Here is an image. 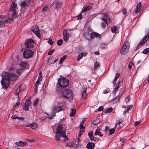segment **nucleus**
<instances>
[{
  "instance_id": "obj_1",
  "label": "nucleus",
  "mask_w": 149,
  "mask_h": 149,
  "mask_svg": "<svg viewBox=\"0 0 149 149\" xmlns=\"http://www.w3.org/2000/svg\"><path fill=\"white\" fill-rule=\"evenodd\" d=\"M65 129L63 127L62 125H58L56 128V138L57 140H59L62 137L63 140L66 141L68 140L67 136L65 134Z\"/></svg>"
},
{
  "instance_id": "obj_2",
  "label": "nucleus",
  "mask_w": 149,
  "mask_h": 149,
  "mask_svg": "<svg viewBox=\"0 0 149 149\" xmlns=\"http://www.w3.org/2000/svg\"><path fill=\"white\" fill-rule=\"evenodd\" d=\"M58 81L59 86H57V90L58 91H61V88L67 87L69 83V80L64 78L59 79Z\"/></svg>"
},
{
  "instance_id": "obj_3",
  "label": "nucleus",
  "mask_w": 149,
  "mask_h": 149,
  "mask_svg": "<svg viewBox=\"0 0 149 149\" xmlns=\"http://www.w3.org/2000/svg\"><path fill=\"white\" fill-rule=\"evenodd\" d=\"M62 95L63 97L70 100H72L73 93L71 91L68 89L64 90L62 92Z\"/></svg>"
},
{
  "instance_id": "obj_4",
  "label": "nucleus",
  "mask_w": 149,
  "mask_h": 149,
  "mask_svg": "<svg viewBox=\"0 0 149 149\" xmlns=\"http://www.w3.org/2000/svg\"><path fill=\"white\" fill-rule=\"evenodd\" d=\"M129 47V43L127 42H125L120 51V53L122 54H126L128 51Z\"/></svg>"
},
{
  "instance_id": "obj_5",
  "label": "nucleus",
  "mask_w": 149,
  "mask_h": 149,
  "mask_svg": "<svg viewBox=\"0 0 149 149\" xmlns=\"http://www.w3.org/2000/svg\"><path fill=\"white\" fill-rule=\"evenodd\" d=\"M9 80L7 76H6L5 78L2 79L1 83L3 88H6L8 87L9 84Z\"/></svg>"
},
{
  "instance_id": "obj_6",
  "label": "nucleus",
  "mask_w": 149,
  "mask_h": 149,
  "mask_svg": "<svg viewBox=\"0 0 149 149\" xmlns=\"http://www.w3.org/2000/svg\"><path fill=\"white\" fill-rule=\"evenodd\" d=\"M33 54V52L31 50L29 49L25 50L23 54L24 57L26 58L31 57Z\"/></svg>"
},
{
  "instance_id": "obj_7",
  "label": "nucleus",
  "mask_w": 149,
  "mask_h": 149,
  "mask_svg": "<svg viewBox=\"0 0 149 149\" xmlns=\"http://www.w3.org/2000/svg\"><path fill=\"white\" fill-rule=\"evenodd\" d=\"M33 43V41L31 39L28 40L25 43V46L31 49L34 47Z\"/></svg>"
},
{
  "instance_id": "obj_8",
  "label": "nucleus",
  "mask_w": 149,
  "mask_h": 149,
  "mask_svg": "<svg viewBox=\"0 0 149 149\" xmlns=\"http://www.w3.org/2000/svg\"><path fill=\"white\" fill-rule=\"evenodd\" d=\"M102 19L104 22L108 24L110 23V19H109V16L107 14L103 13L102 14Z\"/></svg>"
},
{
  "instance_id": "obj_9",
  "label": "nucleus",
  "mask_w": 149,
  "mask_h": 149,
  "mask_svg": "<svg viewBox=\"0 0 149 149\" xmlns=\"http://www.w3.org/2000/svg\"><path fill=\"white\" fill-rule=\"evenodd\" d=\"M6 76L8 77V79L12 80H15L18 78V76L15 74L12 73L10 75L8 73H6Z\"/></svg>"
},
{
  "instance_id": "obj_10",
  "label": "nucleus",
  "mask_w": 149,
  "mask_h": 149,
  "mask_svg": "<svg viewBox=\"0 0 149 149\" xmlns=\"http://www.w3.org/2000/svg\"><path fill=\"white\" fill-rule=\"evenodd\" d=\"M149 36L147 35L145 36L142 40H141L139 43L137 45L136 48H138L140 45H143L148 40Z\"/></svg>"
},
{
  "instance_id": "obj_11",
  "label": "nucleus",
  "mask_w": 149,
  "mask_h": 149,
  "mask_svg": "<svg viewBox=\"0 0 149 149\" xmlns=\"http://www.w3.org/2000/svg\"><path fill=\"white\" fill-rule=\"evenodd\" d=\"M9 22L10 23L12 22V19L11 18H8V19L3 20H0V27L4 26L6 24Z\"/></svg>"
},
{
  "instance_id": "obj_12",
  "label": "nucleus",
  "mask_w": 149,
  "mask_h": 149,
  "mask_svg": "<svg viewBox=\"0 0 149 149\" xmlns=\"http://www.w3.org/2000/svg\"><path fill=\"white\" fill-rule=\"evenodd\" d=\"M63 39L65 41H67L68 40V38L69 37V34L67 32V31L66 30H64L63 32Z\"/></svg>"
},
{
  "instance_id": "obj_13",
  "label": "nucleus",
  "mask_w": 149,
  "mask_h": 149,
  "mask_svg": "<svg viewBox=\"0 0 149 149\" xmlns=\"http://www.w3.org/2000/svg\"><path fill=\"white\" fill-rule=\"evenodd\" d=\"M26 127H29L33 129L34 130L36 128L37 125L36 123H32L27 124L25 125Z\"/></svg>"
},
{
  "instance_id": "obj_14",
  "label": "nucleus",
  "mask_w": 149,
  "mask_h": 149,
  "mask_svg": "<svg viewBox=\"0 0 149 149\" xmlns=\"http://www.w3.org/2000/svg\"><path fill=\"white\" fill-rule=\"evenodd\" d=\"M63 107H56L54 108L53 110V112L54 113L59 112L64 110Z\"/></svg>"
},
{
  "instance_id": "obj_15",
  "label": "nucleus",
  "mask_w": 149,
  "mask_h": 149,
  "mask_svg": "<svg viewBox=\"0 0 149 149\" xmlns=\"http://www.w3.org/2000/svg\"><path fill=\"white\" fill-rule=\"evenodd\" d=\"M10 10L11 11L12 14V16L11 18L12 20L13 18H17V11L16 9Z\"/></svg>"
},
{
  "instance_id": "obj_16",
  "label": "nucleus",
  "mask_w": 149,
  "mask_h": 149,
  "mask_svg": "<svg viewBox=\"0 0 149 149\" xmlns=\"http://www.w3.org/2000/svg\"><path fill=\"white\" fill-rule=\"evenodd\" d=\"M31 31H33L38 38L40 37V30L37 27H36L35 29H31Z\"/></svg>"
},
{
  "instance_id": "obj_17",
  "label": "nucleus",
  "mask_w": 149,
  "mask_h": 149,
  "mask_svg": "<svg viewBox=\"0 0 149 149\" xmlns=\"http://www.w3.org/2000/svg\"><path fill=\"white\" fill-rule=\"evenodd\" d=\"M55 9L58 10L61 7L62 3L58 1H56L55 3Z\"/></svg>"
},
{
  "instance_id": "obj_18",
  "label": "nucleus",
  "mask_w": 149,
  "mask_h": 149,
  "mask_svg": "<svg viewBox=\"0 0 149 149\" xmlns=\"http://www.w3.org/2000/svg\"><path fill=\"white\" fill-rule=\"evenodd\" d=\"M87 89V86H84L83 88V90L82 92V97L83 98H85L86 96V90Z\"/></svg>"
},
{
  "instance_id": "obj_19",
  "label": "nucleus",
  "mask_w": 149,
  "mask_h": 149,
  "mask_svg": "<svg viewBox=\"0 0 149 149\" xmlns=\"http://www.w3.org/2000/svg\"><path fill=\"white\" fill-rule=\"evenodd\" d=\"M16 144L17 146H26L28 145L27 143L25 141L22 142V141H19V142H16Z\"/></svg>"
},
{
  "instance_id": "obj_20",
  "label": "nucleus",
  "mask_w": 149,
  "mask_h": 149,
  "mask_svg": "<svg viewBox=\"0 0 149 149\" xmlns=\"http://www.w3.org/2000/svg\"><path fill=\"white\" fill-rule=\"evenodd\" d=\"M88 149H93L95 146V144L92 142H89L87 145Z\"/></svg>"
},
{
  "instance_id": "obj_21",
  "label": "nucleus",
  "mask_w": 149,
  "mask_h": 149,
  "mask_svg": "<svg viewBox=\"0 0 149 149\" xmlns=\"http://www.w3.org/2000/svg\"><path fill=\"white\" fill-rule=\"evenodd\" d=\"M123 93V90L121 89V88L120 89V93L117 97H116L114 99V100L116 101H118L120 99V97L122 96Z\"/></svg>"
},
{
  "instance_id": "obj_22",
  "label": "nucleus",
  "mask_w": 149,
  "mask_h": 149,
  "mask_svg": "<svg viewBox=\"0 0 149 149\" xmlns=\"http://www.w3.org/2000/svg\"><path fill=\"white\" fill-rule=\"evenodd\" d=\"M91 38H95L100 37V35L99 34L96 32H93L91 35Z\"/></svg>"
},
{
  "instance_id": "obj_23",
  "label": "nucleus",
  "mask_w": 149,
  "mask_h": 149,
  "mask_svg": "<svg viewBox=\"0 0 149 149\" xmlns=\"http://www.w3.org/2000/svg\"><path fill=\"white\" fill-rule=\"evenodd\" d=\"M100 129L99 128L97 127V129L96 130L94 135L95 136L98 135L100 136H103V135L102 134L101 132H100Z\"/></svg>"
},
{
  "instance_id": "obj_24",
  "label": "nucleus",
  "mask_w": 149,
  "mask_h": 149,
  "mask_svg": "<svg viewBox=\"0 0 149 149\" xmlns=\"http://www.w3.org/2000/svg\"><path fill=\"white\" fill-rule=\"evenodd\" d=\"M141 3H139L137 5L136 9L135 11V12L136 14H137L141 10Z\"/></svg>"
},
{
  "instance_id": "obj_25",
  "label": "nucleus",
  "mask_w": 149,
  "mask_h": 149,
  "mask_svg": "<svg viewBox=\"0 0 149 149\" xmlns=\"http://www.w3.org/2000/svg\"><path fill=\"white\" fill-rule=\"evenodd\" d=\"M123 121V120L120 119L119 120H117L116 123L115 125L117 129H119L120 127V123Z\"/></svg>"
},
{
  "instance_id": "obj_26",
  "label": "nucleus",
  "mask_w": 149,
  "mask_h": 149,
  "mask_svg": "<svg viewBox=\"0 0 149 149\" xmlns=\"http://www.w3.org/2000/svg\"><path fill=\"white\" fill-rule=\"evenodd\" d=\"M17 6V4H15V2H12L10 8V10L16 9Z\"/></svg>"
},
{
  "instance_id": "obj_27",
  "label": "nucleus",
  "mask_w": 149,
  "mask_h": 149,
  "mask_svg": "<svg viewBox=\"0 0 149 149\" xmlns=\"http://www.w3.org/2000/svg\"><path fill=\"white\" fill-rule=\"evenodd\" d=\"M87 53H81L80 54H79L78 56V59L77 60L78 61H79L80 59H81L83 56H85L86 55Z\"/></svg>"
},
{
  "instance_id": "obj_28",
  "label": "nucleus",
  "mask_w": 149,
  "mask_h": 149,
  "mask_svg": "<svg viewBox=\"0 0 149 149\" xmlns=\"http://www.w3.org/2000/svg\"><path fill=\"white\" fill-rule=\"evenodd\" d=\"M22 86V84H21L15 90V93L16 95H18L19 94V92L21 90V87Z\"/></svg>"
},
{
  "instance_id": "obj_29",
  "label": "nucleus",
  "mask_w": 149,
  "mask_h": 149,
  "mask_svg": "<svg viewBox=\"0 0 149 149\" xmlns=\"http://www.w3.org/2000/svg\"><path fill=\"white\" fill-rule=\"evenodd\" d=\"M113 109L112 108H108L107 109H105L104 111V112L105 113H110L113 111Z\"/></svg>"
},
{
  "instance_id": "obj_30",
  "label": "nucleus",
  "mask_w": 149,
  "mask_h": 149,
  "mask_svg": "<svg viewBox=\"0 0 149 149\" xmlns=\"http://www.w3.org/2000/svg\"><path fill=\"white\" fill-rule=\"evenodd\" d=\"M123 82L122 81H120L119 82V83L118 84V86L115 89L114 91H113V93L114 94H115L116 93V92H117V91L118 90V88L120 87V86H121Z\"/></svg>"
},
{
  "instance_id": "obj_31",
  "label": "nucleus",
  "mask_w": 149,
  "mask_h": 149,
  "mask_svg": "<svg viewBox=\"0 0 149 149\" xmlns=\"http://www.w3.org/2000/svg\"><path fill=\"white\" fill-rule=\"evenodd\" d=\"M120 75V74L119 73H118L116 75L114 78V79L113 81V84L114 85H115L116 82V80L119 77Z\"/></svg>"
},
{
  "instance_id": "obj_32",
  "label": "nucleus",
  "mask_w": 149,
  "mask_h": 149,
  "mask_svg": "<svg viewBox=\"0 0 149 149\" xmlns=\"http://www.w3.org/2000/svg\"><path fill=\"white\" fill-rule=\"evenodd\" d=\"M111 29L112 33H115L118 29V27L117 26H112L111 27Z\"/></svg>"
},
{
  "instance_id": "obj_33",
  "label": "nucleus",
  "mask_w": 149,
  "mask_h": 149,
  "mask_svg": "<svg viewBox=\"0 0 149 149\" xmlns=\"http://www.w3.org/2000/svg\"><path fill=\"white\" fill-rule=\"evenodd\" d=\"M76 113V110L74 109H72L71 110V112L70 114V116L71 117L73 116H74Z\"/></svg>"
},
{
  "instance_id": "obj_34",
  "label": "nucleus",
  "mask_w": 149,
  "mask_h": 149,
  "mask_svg": "<svg viewBox=\"0 0 149 149\" xmlns=\"http://www.w3.org/2000/svg\"><path fill=\"white\" fill-rule=\"evenodd\" d=\"M99 123V122L98 121V120L97 119H96L95 120H93L92 121L91 123L95 125H97Z\"/></svg>"
},
{
  "instance_id": "obj_35",
  "label": "nucleus",
  "mask_w": 149,
  "mask_h": 149,
  "mask_svg": "<svg viewBox=\"0 0 149 149\" xmlns=\"http://www.w3.org/2000/svg\"><path fill=\"white\" fill-rule=\"evenodd\" d=\"M91 8L92 6H88L84 9L83 10V12H86L87 11H88L91 9Z\"/></svg>"
},
{
  "instance_id": "obj_36",
  "label": "nucleus",
  "mask_w": 149,
  "mask_h": 149,
  "mask_svg": "<svg viewBox=\"0 0 149 149\" xmlns=\"http://www.w3.org/2000/svg\"><path fill=\"white\" fill-rule=\"evenodd\" d=\"M132 108V105H130L127 106V110L126 111H125L124 112V113H126L127 112H128Z\"/></svg>"
},
{
  "instance_id": "obj_37",
  "label": "nucleus",
  "mask_w": 149,
  "mask_h": 149,
  "mask_svg": "<svg viewBox=\"0 0 149 149\" xmlns=\"http://www.w3.org/2000/svg\"><path fill=\"white\" fill-rule=\"evenodd\" d=\"M100 63L99 62H96L94 64V70H96L97 67L100 66Z\"/></svg>"
},
{
  "instance_id": "obj_38",
  "label": "nucleus",
  "mask_w": 149,
  "mask_h": 149,
  "mask_svg": "<svg viewBox=\"0 0 149 149\" xmlns=\"http://www.w3.org/2000/svg\"><path fill=\"white\" fill-rule=\"evenodd\" d=\"M21 6L22 8L24 9V10H25V7L26 6V3L24 1L21 3Z\"/></svg>"
},
{
  "instance_id": "obj_39",
  "label": "nucleus",
  "mask_w": 149,
  "mask_h": 149,
  "mask_svg": "<svg viewBox=\"0 0 149 149\" xmlns=\"http://www.w3.org/2000/svg\"><path fill=\"white\" fill-rule=\"evenodd\" d=\"M67 57V56L66 55H64L63 57L61 58L60 60V64Z\"/></svg>"
},
{
  "instance_id": "obj_40",
  "label": "nucleus",
  "mask_w": 149,
  "mask_h": 149,
  "mask_svg": "<svg viewBox=\"0 0 149 149\" xmlns=\"http://www.w3.org/2000/svg\"><path fill=\"white\" fill-rule=\"evenodd\" d=\"M26 64H27L26 63L23 62H21L19 64V65L24 68H26Z\"/></svg>"
},
{
  "instance_id": "obj_41",
  "label": "nucleus",
  "mask_w": 149,
  "mask_h": 149,
  "mask_svg": "<svg viewBox=\"0 0 149 149\" xmlns=\"http://www.w3.org/2000/svg\"><path fill=\"white\" fill-rule=\"evenodd\" d=\"M31 103V101L29 99H28L26 100V101L24 103V105L29 106Z\"/></svg>"
},
{
  "instance_id": "obj_42",
  "label": "nucleus",
  "mask_w": 149,
  "mask_h": 149,
  "mask_svg": "<svg viewBox=\"0 0 149 149\" xmlns=\"http://www.w3.org/2000/svg\"><path fill=\"white\" fill-rule=\"evenodd\" d=\"M39 100L38 99L36 98V100L34 101V102L33 103V105L35 106H36L38 104V102H39Z\"/></svg>"
},
{
  "instance_id": "obj_43",
  "label": "nucleus",
  "mask_w": 149,
  "mask_h": 149,
  "mask_svg": "<svg viewBox=\"0 0 149 149\" xmlns=\"http://www.w3.org/2000/svg\"><path fill=\"white\" fill-rule=\"evenodd\" d=\"M149 52V48H146L143 51V53L147 54Z\"/></svg>"
},
{
  "instance_id": "obj_44",
  "label": "nucleus",
  "mask_w": 149,
  "mask_h": 149,
  "mask_svg": "<svg viewBox=\"0 0 149 149\" xmlns=\"http://www.w3.org/2000/svg\"><path fill=\"white\" fill-rule=\"evenodd\" d=\"M101 47L103 49H105L107 47V45L104 44L103 43H102L100 45Z\"/></svg>"
},
{
  "instance_id": "obj_45",
  "label": "nucleus",
  "mask_w": 149,
  "mask_h": 149,
  "mask_svg": "<svg viewBox=\"0 0 149 149\" xmlns=\"http://www.w3.org/2000/svg\"><path fill=\"white\" fill-rule=\"evenodd\" d=\"M63 42V41L62 40H59L57 41V44L58 45L60 46L62 44Z\"/></svg>"
},
{
  "instance_id": "obj_46",
  "label": "nucleus",
  "mask_w": 149,
  "mask_h": 149,
  "mask_svg": "<svg viewBox=\"0 0 149 149\" xmlns=\"http://www.w3.org/2000/svg\"><path fill=\"white\" fill-rule=\"evenodd\" d=\"M122 13L125 15L127 13V10L126 8H124L122 10Z\"/></svg>"
},
{
  "instance_id": "obj_47",
  "label": "nucleus",
  "mask_w": 149,
  "mask_h": 149,
  "mask_svg": "<svg viewBox=\"0 0 149 149\" xmlns=\"http://www.w3.org/2000/svg\"><path fill=\"white\" fill-rule=\"evenodd\" d=\"M55 49H50L48 53V54L49 55H51L52 54V53L54 51Z\"/></svg>"
},
{
  "instance_id": "obj_48",
  "label": "nucleus",
  "mask_w": 149,
  "mask_h": 149,
  "mask_svg": "<svg viewBox=\"0 0 149 149\" xmlns=\"http://www.w3.org/2000/svg\"><path fill=\"white\" fill-rule=\"evenodd\" d=\"M115 131V129L113 128H112L111 129L109 132V133L110 134H113L114 132Z\"/></svg>"
},
{
  "instance_id": "obj_49",
  "label": "nucleus",
  "mask_w": 149,
  "mask_h": 149,
  "mask_svg": "<svg viewBox=\"0 0 149 149\" xmlns=\"http://www.w3.org/2000/svg\"><path fill=\"white\" fill-rule=\"evenodd\" d=\"M24 109L26 111H28L29 109V106L24 105Z\"/></svg>"
},
{
  "instance_id": "obj_50",
  "label": "nucleus",
  "mask_w": 149,
  "mask_h": 149,
  "mask_svg": "<svg viewBox=\"0 0 149 149\" xmlns=\"http://www.w3.org/2000/svg\"><path fill=\"white\" fill-rule=\"evenodd\" d=\"M13 119H20V118L19 117H18L16 115L14 116H13L11 117Z\"/></svg>"
},
{
  "instance_id": "obj_51",
  "label": "nucleus",
  "mask_w": 149,
  "mask_h": 149,
  "mask_svg": "<svg viewBox=\"0 0 149 149\" xmlns=\"http://www.w3.org/2000/svg\"><path fill=\"white\" fill-rule=\"evenodd\" d=\"M48 43L51 45H52L53 43V42L51 39H49V40L48 41Z\"/></svg>"
},
{
  "instance_id": "obj_52",
  "label": "nucleus",
  "mask_w": 149,
  "mask_h": 149,
  "mask_svg": "<svg viewBox=\"0 0 149 149\" xmlns=\"http://www.w3.org/2000/svg\"><path fill=\"white\" fill-rule=\"evenodd\" d=\"M140 123V122L139 121H137L136 122H135L134 124V125L135 126H136L138 125Z\"/></svg>"
},
{
  "instance_id": "obj_53",
  "label": "nucleus",
  "mask_w": 149,
  "mask_h": 149,
  "mask_svg": "<svg viewBox=\"0 0 149 149\" xmlns=\"http://www.w3.org/2000/svg\"><path fill=\"white\" fill-rule=\"evenodd\" d=\"M47 9H48V7L47 6H46L45 7H44L43 8V9H42V11L44 12L46 11H47Z\"/></svg>"
},
{
  "instance_id": "obj_54",
  "label": "nucleus",
  "mask_w": 149,
  "mask_h": 149,
  "mask_svg": "<svg viewBox=\"0 0 149 149\" xmlns=\"http://www.w3.org/2000/svg\"><path fill=\"white\" fill-rule=\"evenodd\" d=\"M93 132L92 131L88 133V135L90 137L91 136H92L93 135Z\"/></svg>"
},
{
  "instance_id": "obj_55",
  "label": "nucleus",
  "mask_w": 149,
  "mask_h": 149,
  "mask_svg": "<svg viewBox=\"0 0 149 149\" xmlns=\"http://www.w3.org/2000/svg\"><path fill=\"white\" fill-rule=\"evenodd\" d=\"M78 19H81L82 18V16L81 14H79L77 16Z\"/></svg>"
},
{
  "instance_id": "obj_56",
  "label": "nucleus",
  "mask_w": 149,
  "mask_h": 149,
  "mask_svg": "<svg viewBox=\"0 0 149 149\" xmlns=\"http://www.w3.org/2000/svg\"><path fill=\"white\" fill-rule=\"evenodd\" d=\"M103 108L102 106H101L98 108V110L99 111H100L103 110Z\"/></svg>"
},
{
  "instance_id": "obj_57",
  "label": "nucleus",
  "mask_w": 149,
  "mask_h": 149,
  "mask_svg": "<svg viewBox=\"0 0 149 149\" xmlns=\"http://www.w3.org/2000/svg\"><path fill=\"white\" fill-rule=\"evenodd\" d=\"M42 79V76H40L38 78L37 80L38 81H39L40 82Z\"/></svg>"
},
{
  "instance_id": "obj_58",
  "label": "nucleus",
  "mask_w": 149,
  "mask_h": 149,
  "mask_svg": "<svg viewBox=\"0 0 149 149\" xmlns=\"http://www.w3.org/2000/svg\"><path fill=\"white\" fill-rule=\"evenodd\" d=\"M22 71V69H18V70H17V72L19 74H20L21 73Z\"/></svg>"
},
{
  "instance_id": "obj_59",
  "label": "nucleus",
  "mask_w": 149,
  "mask_h": 149,
  "mask_svg": "<svg viewBox=\"0 0 149 149\" xmlns=\"http://www.w3.org/2000/svg\"><path fill=\"white\" fill-rule=\"evenodd\" d=\"M67 146H69L70 147H71L72 146V144L71 143H70L69 142H68L67 143Z\"/></svg>"
},
{
  "instance_id": "obj_60",
  "label": "nucleus",
  "mask_w": 149,
  "mask_h": 149,
  "mask_svg": "<svg viewBox=\"0 0 149 149\" xmlns=\"http://www.w3.org/2000/svg\"><path fill=\"white\" fill-rule=\"evenodd\" d=\"M83 132L84 131L83 130L80 131L79 132V134H78L79 136H81V135L83 134Z\"/></svg>"
},
{
  "instance_id": "obj_61",
  "label": "nucleus",
  "mask_w": 149,
  "mask_h": 149,
  "mask_svg": "<svg viewBox=\"0 0 149 149\" xmlns=\"http://www.w3.org/2000/svg\"><path fill=\"white\" fill-rule=\"evenodd\" d=\"M34 0H26V1H28V2H29L30 3L32 4L33 3V2Z\"/></svg>"
},
{
  "instance_id": "obj_62",
  "label": "nucleus",
  "mask_w": 149,
  "mask_h": 149,
  "mask_svg": "<svg viewBox=\"0 0 149 149\" xmlns=\"http://www.w3.org/2000/svg\"><path fill=\"white\" fill-rule=\"evenodd\" d=\"M55 115V113L53 115H50L48 116L49 118L50 119H51L53 117V116H54Z\"/></svg>"
},
{
  "instance_id": "obj_63",
  "label": "nucleus",
  "mask_w": 149,
  "mask_h": 149,
  "mask_svg": "<svg viewBox=\"0 0 149 149\" xmlns=\"http://www.w3.org/2000/svg\"><path fill=\"white\" fill-rule=\"evenodd\" d=\"M125 100L126 102H129L130 100L129 97L127 96Z\"/></svg>"
},
{
  "instance_id": "obj_64",
  "label": "nucleus",
  "mask_w": 149,
  "mask_h": 149,
  "mask_svg": "<svg viewBox=\"0 0 149 149\" xmlns=\"http://www.w3.org/2000/svg\"><path fill=\"white\" fill-rule=\"evenodd\" d=\"M90 137V138L91 139V141L93 140L94 141H95L94 140V137L93 135L92 136H91Z\"/></svg>"
}]
</instances>
